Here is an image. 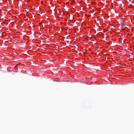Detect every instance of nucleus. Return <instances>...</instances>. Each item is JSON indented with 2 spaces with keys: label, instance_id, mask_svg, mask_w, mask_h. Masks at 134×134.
Listing matches in <instances>:
<instances>
[{
  "label": "nucleus",
  "instance_id": "1",
  "mask_svg": "<svg viewBox=\"0 0 134 134\" xmlns=\"http://www.w3.org/2000/svg\"><path fill=\"white\" fill-rule=\"evenodd\" d=\"M126 24L125 23H124L122 24L121 25V26L122 27H126Z\"/></svg>",
  "mask_w": 134,
  "mask_h": 134
},
{
  "label": "nucleus",
  "instance_id": "2",
  "mask_svg": "<svg viewBox=\"0 0 134 134\" xmlns=\"http://www.w3.org/2000/svg\"><path fill=\"white\" fill-rule=\"evenodd\" d=\"M53 10H54L55 9V7H54L53 8Z\"/></svg>",
  "mask_w": 134,
  "mask_h": 134
}]
</instances>
